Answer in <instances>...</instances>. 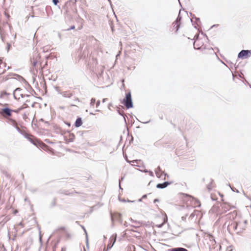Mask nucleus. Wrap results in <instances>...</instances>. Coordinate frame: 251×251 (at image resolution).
<instances>
[{"label":"nucleus","instance_id":"obj_29","mask_svg":"<svg viewBox=\"0 0 251 251\" xmlns=\"http://www.w3.org/2000/svg\"><path fill=\"white\" fill-rule=\"evenodd\" d=\"M100 101L99 100L97 101V103H96V107H98V106L100 105Z\"/></svg>","mask_w":251,"mask_h":251},{"label":"nucleus","instance_id":"obj_11","mask_svg":"<svg viewBox=\"0 0 251 251\" xmlns=\"http://www.w3.org/2000/svg\"><path fill=\"white\" fill-rule=\"evenodd\" d=\"M6 64L2 59H0V75L3 74L6 71Z\"/></svg>","mask_w":251,"mask_h":251},{"label":"nucleus","instance_id":"obj_4","mask_svg":"<svg viewBox=\"0 0 251 251\" xmlns=\"http://www.w3.org/2000/svg\"><path fill=\"white\" fill-rule=\"evenodd\" d=\"M207 43V39L206 37H198L193 43L194 47L197 50L204 49Z\"/></svg>","mask_w":251,"mask_h":251},{"label":"nucleus","instance_id":"obj_28","mask_svg":"<svg viewBox=\"0 0 251 251\" xmlns=\"http://www.w3.org/2000/svg\"><path fill=\"white\" fill-rule=\"evenodd\" d=\"M4 14H5V15L6 16V17H7L8 19H9V18L10 16H9V15L7 12H4Z\"/></svg>","mask_w":251,"mask_h":251},{"label":"nucleus","instance_id":"obj_13","mask_svg":"<svg viewBox=\"0 0 251 251\" xmlns=\"http://www.w3.org/2000/svg\"><path fill=\"white\" fill-rule=\"evenodd\" d=\"M171 183L170 182H165L163 183H159V184H158L156 186L157 188H161V189H162V188H164L165 187H166L168 185H169V184H170Z\"/></svg>","mask_w":251,"mask_h":251},{"label":"nucleus","instance_id":"obj_6","mask_svg":"<svg viewBox=\"0 0 251 251\" xmlns=\"http://www.w3.org/2000/svg\"><path fill=\"white\" fill-rule=\"evenodd\" d=\"M122 103L128 109L133 107V104L131 100V96L130 92L126 94V98L123 100Z\"/></svg>","mask_w":251,"mask_h":251},{"label":"nucleus","instance_id":"obj_7","mask_svg":"<svg viewBox=\"0 0 251 251\" xmlns=\"http://www.w3.org/2000/svg\"><path fill=\"white\" fill-rule=\"evenodd\" d=\"M180 20L181 18L179 16L177 18L176 20L172 24V31L175 32H177L178 28L180 25Z\"/></svg>","mask_w":251,"mask_h":251},{"label":"nucleus","instance_id":"obj_24","mask_svg":"<svg viewBox=\"0 0 251 251\" xmlns=\"http://www.w3.org/2000/svg\"><path fill=\"white\" fill-rule=\"evenodd\" d=\"M95 102H96V99L92 98L91 100V104L92 105L94 106V104L95 103Z\"/></svg>","mask_w":251,"mask_h":251},{"label":"nucleus","instance_id":"obj_39","mask_svg":"<svg viewBox=\"0 0 251 251\" xmlns=\"http://www.w3.org/2000/svg\"><path fill=\"white\" fill-rule=\"evenodd\" d=\"M188 39H191V37H188Z\"/></svg>","mask_w":251,"mask_h":251},{"label":"nucleus","instance_id":"obj_25","mask_svg":"<svg viewBox=\"0 0 251 251\" xmlns=\"http://www.w3.org/2000/svg\"><path fill=\"white\" fill-rule=\"evenodd\" d=\"M52 2L54 5H57L59 3V0H52Z\"/></svg>","mask_w":251,"mask_h":251},{"label":"nucleus","instance_id":"obj_8","mask_svg":"<svg viewBox=\"0 0 251 251\" xmlns=\"http://www.w3.org/2000/svg\"><path fill=\"white\" fill-rule=\"evenodd\" d=\"M64 137L66 142L69 143L73 141L75 136L73 133L68 132L65 133Z\"/></svg>","mask_w":251,"mask_h":251},{"label":"nucleus","instance_id":"obj_22","mask_svg":"<svg viewBox=\"0 0 251 251\" xmlns=\"http://www.w3.org/2000/svg\"><path fill=\"white\" fill-rule=\"evenodd\" d=\"M208 50L210 54H211L212 55H215L214 51L212 49H209Z\"/></svg>","mask_w":251,"mask_h":251},{"label":"nucleus","instance_id":"obj_32","mask_svg":"<svg viewBox=\"0 0 251 251\" xmlns=\"http://www.w3.org/2000/svg\"><path fill=\"white\" fill-rule=\"evenodd\" d=\"M159 201V200L158 199H156L154 200L153 202H154V203H155L156 202H158Z\"/></svg>","mask_w":251,"mask_h":251},{"label":"nucleus","instance_id":"obj_38","mask_svg":"<svg viewBox=\"0 0 251 251\" xmlns=\"http://www.w3.org/2000/svg\"><path fill=\"white\" fill-rule=\"evenodd\" d=\"M146 195H145V196H144L143 197V198H146Z\"/></svg>","mask_w":251,"mask_h":251},{"label":"nucleus","instance_id":"obj_2","mask_svg":"<svg viewBox=\"0 0 251 251\" xmlns=\"http://www.w3.org/2000/svg\"><path fill=\"white\" fill-rule=\"evenodd\" d=\"M25 89L17 88L14 91V97L17 100H20L21 98H27L26 100V102L29 103L31 101L30 98H32V97L30 95L25 94Z\"/></svg>","mask_w":251,"mask_h":251},{"label":"nucleus","instance_id":"obj_16","mask_svg":"<svg viewBox=\"0 0 251 251\" xmlns=\"http://www.w3.org/2000/svg\"><path fill=\"white\" fill-rule=\"evenodd\" d=\"M82 124V120L80 118H78L75 124V127H79Z\"/></svg>","mask_w":251,"mask_h":251},{"label":"nucleus","instance_id":"obj_9","mask_svg":"<svg viewBox=\"0 0 251 251\" xmlns=\"http://www.w3.org/2000/svg\"><path fill=\"white\" fill-rule=\"evenodd\" d=\"M13 110L8 108L2 109L0 113L5 118H8L11 116V112Z\"/></svg>","mask_w":251,"mask_h":251},{"label":"nucleus","instance_id":"obj_3","mask_svg":"<svg viewBox=\"0 0 251 251\" xmlns=\"http://www.w3.org/2000/svg\"><path fill=\"white\" fill-rule=\"evenodd\" d=\"M65 13L71 15L76 12V0H69L66 2L63 7Z\"/></svg>","mask_w":251,"mask_h":251},{"label":"nucleus","instance_id":"obj_18","mask_svg":"<svg viewBox=\"0 0 251 251\" xmlns=\"http://www.w3.org/2000/svg\"><path fill=\"white\" fill-rule=\"evenodd\" d=\"M170 251H188L187 249L183 248H175L170 250Z\"/></svg>","mask_w":251,"mask_h":251},{"label":"nucleus","instance_id":"obj_17","mask_svg":"<svg viewBox=\"0 0 251 251\" xmlns=\"http://www.w3.org/2000/svg\"><path fill=\"white\" fill-rule=\"evenodd\" d=\"M127 161L128 162H130V163H131V165L132 166H139V164H141V160H132V161H128L127 160Z\"/></svg>","mask_w":251,"mask_h":251},{"label":"nucleus","instance_id":"obj_37","mask_svg":"<svg viewBox=\"0 0 251 251\" xmlns=\"http://www.w3.org/2000/svg\"><path fill=\"white\" fill-rule=\"evenodd\" d=\"M74 28H75V26H74L72 27V29H74Z\"/></svg>","mask_w":251,"mask_h":251},{"label":"nucleus","instance_id":"obj_36","mask_svg":"<svg viewBox=\"0 0 251 251\" xmlns=\"http://www.w3.org/2000/svg\"><path fill=\"white\" fill-rule=\"evenodd\" d=\"M105 100H106L105 99H104L103 100V102L105 101Z\"/></svg>","mask_w":251,"mask_h":251},{"label":"nucleus","instance_id":"obj_12","mask_svg":"<svg viewBox=\"0 0 251 251\" xmlns=\"http://www.w3.org/2000/svg\"><path fill=\"white\" fill-rule=\"evenodd\" d=\"M39 57H38V55H35V57H33L31 59V62L32 64V65L34 66V67H36L37 66V63H38V59Z\"/></svg>","mask_w":251,"mask_h":251},{"label":"nucleus","instance_id":"obj_20","mask_svg":"<svg viewBox=\"0 0 251 251\" xmlns=\"http://www.w3.org/2000/svg\"><path fill=\"white\" fill-rule=\"evenodd\" d=\"M183 194H185L181 193L180 194V196L181 199H183V200L186 202V204L187 205V203H190V201H189V199L188 198H184L183 197V196H182Z\"/></svg>","mask_w":251,"mask_h":251},{"label":"nucleus","instance_id":"obj_27","mask_svg":"<svg viewBox=\"0 0 251 251\" xmlns=\"http://www.w3.org/2000/svg\"><path fill=\"white\" fill-rule=\"evenodd\" d=\"M209 239L210 240L212 239L213 240V241L215 243V240L213 239V236L211 235H209Z\"/></svg>","mask_w":251,"mask_h":251},{"label":"nucleus","instance_id":"obj_26","mask_svg":"<svg viewBox=\"0 0 251 251\" xmlns=\"http://www.w3.org/2000/svg\"><path fill=\"white\" fill-rule=\"evenodd\" d=\"M167 221V217L166 214L165 215V216L164 217V222L163 223H166Z\"/></svg>","mask_w":251,"mask_h":251},{"label":"nucleus","instance_id":"obj_35","mask_svg":"<svg viewBox=\"0 0 251 251\" xmlns=\"http://www.w3.org/2000/svg\"><path fill=\"white\" fill-rule=\"evenodd\" d=\"M12 122H13L14 124H16V121H14V120H12Z\"/></svg>","mask_w":251,"mask_h":251},{"label":"nucleus","instance_id":"obj_31","mask_svg":"<svg viewBox=\"0 0 251 251\" xmlns=\"http://www.w3.org/2000/svg\"><path fill=\"white\" fill-rule=\"evenodd\" d=\"M116 236H115V237H114V241H113V243L112 245H111V246H110V248L113 246V245L114 244V242H115V241H116Z\"/></svg>","mask_w":251,"mask_h":251},{"label":"nucleus","instance_id":"obj_33","mask_svg":"<svg viewBox=\"0 0 251 251\" xmlns=\"http://www.w3.org/2000/svg\"><path fill=\"white\" fill-rule=\"evenodd\" d=\"M18 212V211L17 210L14 211V214H16Z\"/></svg>","mask_w":251,"mask_h":251},{"label":"nucleus","instance_id":"obj_23","mask_svg":"<svg viewBox=\"0 0 251 251\" xmlns=\"http://www.w3.org/2000/svg\"><path fill=\"white\" fill-rule=\"evenodd\" d=\"M238 224H238V223L237 222H236L233 223V227H234L235 230H237Z\"/></svg>","mask_w":251,"mask_h":251},{"label":"nucleus","instance_id":"obj_34","mask_svg":"<svg viewBox=\"0 0 251 251\" xmlns=\"http://www.w3.org/2000/svg\"><path fill=\"white\" fill-rule=\"evenodd\" d=\"M182 36L181 34H180V35H179V38H180V39H182Z\"/></svg>","mask_w":251,"mask_h":251},{"label":"nucleus","instance_id":"obj_21","mask_svg":"<svg viewBox=\"0 0 251 251\" xmlns=\"http://www.w3.org/2000/svg\"><path fill=\"white\" fill-rule=\"evenodd\" d=\"M229 205L227 204V203H224L223 205V206H222V208H225V209H226L227 210H229Z\"/></svg>","mask_w":251,"mask_h":251},{"label":"nucleus","instance_id":"obj_19","mask_svg":"<svg viewBox=\"0 0 251 251\" xmlns=\"http://www.w3.org/2000/svg\"><path fill=\"white\" fill-rule=\"evenodd\" d=\"M155 174L158 177H161L162 176H166V174H165L163 172H161L159 170L158 171H156L155 172Z\"/></svg>","mask_w":251,"mask_h":251},{"label":"nucleus","instance_id":"obj_5","mask_svg":"<svg viewBox=\"0 0 251 251\" xmlns=\"http://www.w3.org/2000/svg\"><path fill=\"white\" fill-rule=\"evenodd\" d=\"M184 198H188L190 201V203H187V206H192L194 207H200L201 202L197 199L187 194H183Z\"/></svg>","mask_w":251,"mask_h":251},{"label":"nucleus","instance_id":"obj_15","mask_svg":"<svg viewBox=\"0 0 251 251\" xmlns=\"http://www.w3.org/2000/svg\"><path fill=\"white\" fill-rule=\"evenodd\" d=\"M28 107V104L27 103H24L20 107L18 108L16 110H14V111L16 112V113H18L21 110H23L24 109Z\"/></svg>","mask_w":251,"mask_h":251},{"label":"nucleus","instance_id":"obj_30","mask_svg":"<svg viewBox=\"0 0 251 251\" xmlns=\"http://www.w3.org/2000/svg\"><path fill=\"white\" fill-rule=\"evenodd\" d=\"M1 95H9L8 93H6V92H2V93H1Z\"/></svg>","mask_w":251,"mask_h":251},{"label":"nucleus","instance_id":"obj_40","mask_svg":"<svg viewBox=\"0 0 251 251\" xmlns=\"http://www.w3.org/2000/svg\"><path fill=\"white\" fill-rule=\"evenodd\" d=\"M62 251H64V249L63 248L62 249Z\"/></svg>","mask_w":251,"mask_h":251},{"label":"nucleus","instance_id":"obj_10","mask_svg":"<svg viewBox=\"0 0 251 251\" xmlns=\"http://www.w3.org/2000/svg\"><path fill=\"white\" fill-rule=\"evenodd\" d=\"M251 55V51L249 50H242L238 54L239 58H248Z\"/></svg>","mask_w":251,"mask_h":251},{"label":"nucleus","instance_id":"obj_14","mask_svg":"<svg viewBox=\"0 0 251 251\" xmlns=\"http://www.w3.org/2000/svg\"><path fill=\"white\" fill-rule=\"evenodd\" d=\"M229 218L230 219H232L233 220L235 219L237 216V212L236 210H234L232 212H231L228 214Z\"/></svg>","mask_w":251,"mask_h":251},{"label":"nucleus","instance_id":"obj_1","mask_svg":"<svg viewBox=\"0 0 251 251\" xmlns=\"http://www.w3.org/2000/svg\"><path fill=\"white\" fill-rule=\"evenodd\" d=\"M23 134L29 141L37 147L42 149L44 151H48L49 150V147L47 145L34 136L25 132H23Z\"/></svg>","mask_w":251,"mask_h":251}]
</instances>
